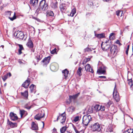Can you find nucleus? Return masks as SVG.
Returning a JSON list of instances; mask_svg holds the SVG:
<instances>
[{
  "label": "nucleus",
  "instance_id": "obj_50",
  "mask_svg": "<svg viewBox=\"0 0 133 133\" xmlns=\"http://www.w3.org/2000/svg\"><path fill=\"white\" fill-rule=\"evenodd\" d=\"M112 129L110 128V127H108L107 130V131L108 132H111L112 131Z\"/></svg>",
  "mask_w": 133,
  "mask_h": 133
},
{
  "label": "nucleus",
  "instance_id": "obj_30",
  "mask_svg": "<svg viewBox=\"0 0 133 133\" xmlns=\"http://www.w3.org/2000/svg\"><path fill=\"white\" fill-rule=\"evenodd\" d=\"M21 95L23 96L24 97L27 98L28 96V92L27 91H25L24 92H21Z\"/></svg>",
  "mask_w": 133,
  "mask_h": 133
},
{
  "label": "nucleus",
  "instance_id": "obj_58",
  "mask_svg": "<svg viewBox=\"0 0 133 133\" xmlns=\"http://www.w3.org/2000/svg\"><path fill=\"white\" fill-rule=\"evenodd\" d=\"M25 108H26L28 109H29L31 108V107H27L26 106L25 107Z\"/></svg>",
  "mask_w": 133,
  "mask_h": 133
},
{
  "label": "nucleus",
  "instance_id": "obj_40",
  "mask_svg": "<svg viewBox=\"0 0 133 133\" xmlns=\"http://www.w3.org/2000/svg\"><path fill=\"white\" fill-rule=\"evenodd\" d=\"M85 52H91L92 51L91 49L88 48H87L84 49Z\"/></svg>",
  "mask_w": 133,
  "mask_h": 133
},
{
  "label": "nucleus",
  "instance_id": "obj_33",
  "mask_svg": "<svg viewBox=\"0 0 133 133\" xmlns=\"http://www.w3.org/2000/svg\"><path fill=\"white\" fill-rule=\"evenodd\" d=\"M133 132V129H128L124 132V133H132Z\"/></svg>",
  "mask_w": 133,
  "mask_h": 133
},
{
  "label": "nucleus",
  "instance_id": "obj_16",
  "mask_svg": "<svg viewBox=\"0 0 133 133\" xmlns=\"http://www.w3.org/2000/svg\"><path fill=\"white\" fill-rule=\"evenodd\" d=\"M30 83V81L28 79L26 80L22 84L23 87L25 88H28Z\"/></svg>",
  "mask_w": 133,
  "mask_h": 133
},
{
  "label": "nucleus",
  "instance_id": "obj_6",
  "mask_svg": "<svg viewBox=\"0 0 133 133\" xmlns=\"http://www.w3.org/2000/svg\"><path fill=\"white\" fill-rule=\"evenodd\" d=\"M91 129L93 131H99L101 129L99 124L97 123H95L91 126Z\"/></svg>",
  "mask_w": 133,
  "mask_h": 133
},
{
  "label": "nucleus",
  "instance_id": "obj_13",
  "mask_svg": "<svg viewBox=\"0 0 133 133\" xmlns=\"http://www.w3.org/2000/svg\"><path fill=\"white\" fill-rule=\"evenodd\" d=\"M85 70L87 71H89L91 73H93L94 72L92 69L91 68L90 65L89 64H88L85 66Z\"/></svg>",
  "mask_w": 133,
  "mask_h": 133
},
{
  "label": "nucleus",
  "instance_id": "obj_37",
  "mask_svg": "<svg viewBox=\"0 0 133 133\" xmlns=\"http://www.w3.org/2000/svg\"><path fill=\"white\" fill-rule=\"evenodd\" d=\"M88 113L89 114L92 113L93 112L92 108L91 107H90L88 110Z\"/></svg>",
  "mask_w": 133,
  "mask_h": 133
},
{
  "label": "nucleus",
  "instance_id": "obj_56",
  "mask_svg": "<svg viewBox=\"0 0 133 133\" xmlns=\"http://www.w3.org/2000/svg\"><path fill=\"white\" fill-rule=\"evenodd\" d=\"M99 77L100 78H103L104 79L106 78V76H99Z\"/></svg>",
  "mask_w": 133,
  "mask_h": 133
},
{
  "label": "nucleus",
  "instance_id": "obj_12",
  "mask_svg": "<svg viewBox=\"0 0 133 133\" xmlns=\"http://www.w3.org/2000/svg\"><path fill=\"white\" fill-rule=\"evenodd\" d=\"M10 116L11 119L13 121H15L18 118L16 115L13 112H11L10 114Z\"/></svg>",
  "mask_w": 133,
  "mask_h": 133
},
{
  "label": "nucleus",
  "instance_id": "obj_7",
  "mask_svg": "<svg viewBox=\"0 0 133 133\" xmlns=\"http://www.w3.org/2000/svg\"><path fill=\"white\" fill-rule=\"evenodd\" d=\"M14 35L16 38L20 39H23L24 37L23 33L21 31H17L15 32Z\"/></svg>",
  "mask_w": 133,
  "mask_h": 133
},
{
  "label": "nucleus",
  "instance_id": "obj_38",
  "mask_svg": "<svg viewBox=\"0 0 133 133\" xmlns=\"http://www.w3.org/2000/svg\"><path fill=\"white\" fill-rule=\"evenodd\" d=\"M42 58V56L38 55L37 56V62H38L39 60L41 59Z\"/></svg>",
  "mask_w": 133,
  "mask_h": 133
},
{
  "label": "nucleus",
  "instance_id": "obj_42",
  "mask_svg": "<svg viewBox=\"0 0 133 133\" xmlns=\"http://www.w3.org/2000/svg\"><path fill=\"white\" fill-rule=\"evenodd\" d=\"M2 79L4 81H5L8 78L7 75H5L3 76L2 77Z\"/></svg>",
  "mask_w": 133,
  "mask_h": 133
},
{
  "label": "nucleus",
  "instance_id": "obj_61",
  "mask_svg": "<svg viewBox=\"0 0 133 133\" xmlns=\"http://www.w3.org/2000/svg\"><path fill=\"white\" fill-rule=\"evenodd\" d=\"M36 19L38 21H39V19H38L37 18H36Z\"/></svg>",
  "mask_w": 133,
  "mask_h": 133
},
{
  "label": "nucleus",
  "instance_id": "obj_54",
  "mask_svg": "<svg viewBox=\"0 0 133 133\" xmlns=\"http://www.w3.org/2000/svg\"><path fill=\"white\" fill-rule=\"evenodd\" d=\"M4 47V46L3 45H1L0 47V50H3Z\"/></svg>",
  "mask_w": 133,
  "mask_h": 133
},
{
  "label": "nucleus",
  "instance_id": "obj_29",
  "mask_svg": "<svg viewBox=\"0 0 133 133\" xmlns=\"http://www.w3.org/2000/svg\"><path fill=\"white\" fill-rule=\"evenodd\" d=\"M112 103V102L109 101L107 103L105 104V108L108 109L110 107V106Z\"/></svg>",
  "mask_w": 133,
  "mask_h": 133
},
{
  "label": "nucleus",
  "instance_id": "obj_62",
  "mask_svg": "<svg viewBox=\"0 0 133 133\" xmlns=\"http://www.w3.org/2000/svg\"><path fill=\"white\" fill-rule=\"evenodd\" d=\"M42 122L43 123V127H44V123L43 122Z\"/></svg>",
  "mask_w": 133,
  "mask_h": 133
},
{
  "label": "nucleus",
  "instance_id": "obj_1",
  "mask_svg": "<svg viewBox=\"0 0 133 133\" xmlns=\"http://www.w3.org/2000/svg\"><path fill=\"white\" fill-rule=\"evenodd\" d=\"M92 119L91 116L90 115H84L83 118L82 123L84 125L87 126Z\"/></svg>",
  "mask_w": 133,
  "mask_h": 133
},
{
  "label": "nucleus",
  "instance_id": "obj_35",
  "mask_svg": "<svg viewBox=\"0 0 133 133\" xmlns=\"http://www.w3.org/2000/svg\"><path fill=\"white\" fill-rule=\"evenodd\" d=\"M114 33H111L109 36V38L110 39H114Z\"/></svg>",
  "mask_w": 133,
  "mask_h": 133
},
{
  "label": "nucleus",
  "instance_id": "obj_8",
  "mask_svg": "<svg viewBox=\"0 0 133 133\" xmlns=\"http://www.w3.org/2000/svg\"><path fill=\"white\" fill-rule=\"evenodd\" d=\"M39 6L40 8L42 10H45L48 8V6L47 3H46L45 0H42L40 3Z\"/></svg>",
  "mask_w": 133,
  "mask_h": 133
},
{
  "label": "nucleus",
  "instance_id": "obj_60",
  "mask_svg": "<svg viewBox=\"0 0 133 133\" xmlns=\"http://www.w3.org/2000/svg\"><path fill=\"white\" fill-rule=\"evenodd\" d=\"M103 0L104 2H108L111 1V0Z\"/></svg>",
  "mask_w": 133,
  "mask_h": 133
},
{
  "label": "nucleus",
  "instance_id": "obj_25",
  "mask_svg": "<svg viewBox=\"0 0 133 133\" xmlns=\"http://www.w3.org/2000/svg\"><path fill=\"white\" fill-rule=\"evenodd\" d=\"M20 114L21 115V117H22L23 116H25L27 114V112L24 110H20Z\"/></svg>",
  "mask_w": 133,
  "mask_h": 133
},
{
  "label": "nucleus",
  "instance_id": "obj_10",
  "mask_svg": "<svg viewBox=\"0 0 133 133\" xmlns=\"http://www.w3.org/2000/svg\"><path fill=\"white\" fill-rule=\"evenodd\" d=\"M45 115V113L44 110L42 111L41 112L36 115L35 116V118L38 120H39L40 119L43 117Z\"/></svg>",
  "mask_w": 133,
  "mask_h": 133
},
{
  "label": "nucleus",
  "instance_id": "obj_14",
  "mask_svg": "<svg viewBox=\"0 0 133 133\" xmlns=\"http://www.w3.org/2000/svg\"><path fill=\"white\" fill-rule=\"evenodd\" d=\"M59 8L60 11L62 12H64L66 9V4L65 3H62L59 6Z\"/></svg>",
  "mask_w": 133,
  "mask_h": 133
},
{
  "label": "nucleus",
  "instance_id": "obj_26",
  "mask_svg": "<svg viewBox=\"0 0 133 133\" xmlns=\"http://www.w3.org/2000/svg\"><path fill=\"white\" fill-rule=\"evenodd\" d=\"M95 36L98 38H101L105 37V35L104 33L101 34H95Z\"/></svg>",
  "mask_w": 133,
  "mask_h": 133
},
{
  "label": "nucleus",
  "instance_id": "obj_5",
  "mask_svg": "<svg viewBox=\"0 0 133 133\" xmlns=\"http://www.w3.org/2000/svg\"><path fill=\"white\" fill-rule=\"evenodd\" d=\"M66 114L65 112L61 114H60L57 118V121L60 120L61 123L63 124L65 122L66 119Z\"/></svg>",
  "mask_w": 133,
  "mask_h": 133
},
{
  "label": "nucleus",
  "instance_id": "obj_2",
  "mask_svg": "<svg viewBox=\"0 0 133 133\" xmlns=\"http://www.w3.org/2000/svg\"><path fill=\"white\" fill-rule=\"evenodd\" d=\"M109 41V40H108L105 42H103L101 44V47L103 51H107L111 47L110 45L108 42Z\"/></svg>",
  "mask_w": 133,
  "mask_h": 133
},
{
  "label": "nucleus",
  "instance_id": "obj_57",
  "mask_svg": "<svg viewBox=\"0 0 133 133\" xmlns=\"http://www.w3.org/2000/svg\"><path fill=\"white\" fill-rule=\"evenodd\" d=\"M6 75H7V76H9V77H11V73L10 72L8 73H7V74H6Z\"/></svg>",
  "mask_w": 133,
  "mask_h": 133
},
{
  "label": "nucleus",
  "instance_id": "obj_55",
  "mask_svg": "<svg viewBox=\"0 0 133 133\" xmlns=\"http://www.w3.org/2000/svg\"><path fill=\"white\" fill-rule=\"evenodd\" d=\"M22 50H20V49L18 50L19 55H20L22 53Z\"/></svg>",
  "mask_w": 133,
  "mask_h": 133
},
{
  "label": "nucleus",
  "instance_id": "obj_63",
  "mask_svg": "<svg viewBox=\"0 0 133 133\" xmlns=\"http://www.w3.org/2000/svg\"><path fill=\"white\" fill-rule=\"evenodd\" d=\"M19 63H22V62L21 61H19Z\"/></svg>",
  "mask_w": 133,
  "mask_h": 133
},
{
  "label": "nucleus",
  "instance_id": "obj_31",
  "mask_svg": "<svg viewBox=\"0 0 133 133\" xmlns=\"http://www.w3.org/2000/svg\"><path fill=\"white\" fill-rule=\"evenodd\" d=\"M100 105H96L94 107V108L96 111H98L100 110Z\"/></svg>",
  "mask_w": 133,
  "mask_h": 133
},
{
  "label": "nucleus",
  "instance_id": "obj_23",
  "mask_svg": "<svg viewBox=\"0 0 133 133\" xmlns=\"http://www.w3.org/2000/svg\"><path fill=\"white\" fill-rule=\"evenodd\" d=\"M58 3L56 1L55 2H53L51 3L50 5L51 7L53 9H56L57 8Z\"/></svg>",
  "mask_w": 133,
  "mask_h": 133
},
{
  "label": "nucleus",
  "instance_id": "obj_27",
  "mask_svg": "<svg viewBox=\"0 0 133 133\" xmlns=\"http://www.w3.org/2000/svg\"><path fill=\"white\" fill-rule=\"evenodd\" d=\"M29 88L31 92H35V91L36 89V86L32 84L30 86Z\"/></svg>",
  "mask_w": 133,
  "mask_h": 133
},
{
  "label": "nucleus",
  "instance_id": "obj_64",
  "mask_svg": "<svg viewBox=\"0 0 133 133\" xmlns=\"http://www.w3.org/2000/svg\"><path fill=\"white\" fill-rule=\"evenodd\" d=\"M132 53H133L132 54V55H133V45H132Z\"/></svg>",
  "mask_w": 133,
  "mask_h": 133
},
{
  "label": "nucleus",
  "instance_id": "obj_18",
  "mask_svg": "<svg viewBox=\"0 0 133 133\" xmlns=\"http://www.w3.org/2000/svg\"><path fill=\"white\" fill-rule=\"evenodd\" d=\"M79 93H78L77 94H76L75 95H73L72 96H69V100H70V102L71 101V100L72 99H74L76 98H77V97L79 96Z\"/></svg>",
  "mask_w": 133,
  "mask_h": 133
},
{
  "label": "nucleus",
  "instance_id": "obj_41",
  "mask_svg": "<svg viewBox=\"0 0 133 133\" xmlns=\"http://www.w3.org/2000/svg\"><path fill=\"white\" fill-rule=\"evenodd\" d=\"M82 70V68L81 67H79L78 68L77 71V73L78 75H80Z\"/></svg>",
  "mask_w": 133,
  "mask_h": 133
},
{
  "label": "nucleus",
  "instance_id": "obj_28",
  "mask_svg": "<svg viewBox=\"0 0 133 133\" xmlns=\"http://www.w3.org/2000/svg\"><path fill=\"white\" fill-rule=\"evenodd\" d=\"M128 84L130 86L131 89L133 90V84L132 83V81L131 79H128Z\"/></svg>",
  "mask_w": 133,
  "mask_h": 133
},
{
  "label": "nucleus",
  "instance_id": "obj_24",
  "mask_svg": "<svg viewBox=\"0 0 133 133\" xmlns=\"http://www.w3.org/2000/svg\"><path fill=\"white\" fill-rule=\"evenodd\" d=\"M38 1V0H30V3L34 6H36L37 5Z\"/></svg>",
  "mask_w": 133,
  "mask_h": 133
},
{
  "label": "nucleus",
  "instance_id": "obj_22",
  "mask_svg": "<svg viewBox=\"0 0 133 133\" xmlns=\"http://www.w3.org/2000/svg\"><path fill=\"white\" fill-rule=\"evenodd\" d=\"M26 45L30 48H32L33 47V44L30 39H28V42L27 43Z\"/></svg>",
  "mask_w": 133,
  "mask_h": 133
},
{
  "label": "nucleus",
  "instance_id": "obj_34",
  "mask_svg": "<svg viewBox=\"0 0 133 133\" xmlns=\"http://www.w3.org/2000/svg\"><path fill=\"white\" fill-rule=\"evenodd\" d=\"M76 12V10L75 9H73L72 10L71 13L70 14V15L72 17H73L75 14Z\"/></svg>",
  "mask_w": 133,
  "mask_h": 133
},
{
  "label": "nucleus",
  "instance_id": "obj_53",
  "mask_svg": "<svg viewBox=\"0 0 133 133\" xmlns=\"http://www.w3.org/2000/svg\"><path fill=\"white\" fill-rule=\"evenodd\" d=\"M74 129L76 133H79V131H78L75 127H74Z\"/></svg>",
  "mask_w": 133,
  "mask_h": 133
},
{
  "label": "nucleus",
  "instance_id": "obj_20",
  "mask_svg": "<svg viewBox=\"0 0 133 133\" xmlns=\"http://www.w3.org/2000/svg\"><path fill=\"white\" fill-rule=\"evenodd\" d=\"M62 73H63V76L64 77V78L66 79L68 76L69 71H68L67 69H65L64 70L62 71Z\"/></svg>",
  "mask_w": 133,
  "mask_h": 133
},
{
  "label": "nucleus",
  "instance_id": "obj_3",
  "mask_svg": "<svg viewBox=\"0 0 133 133\" xmlns=\"http://www.w3.org/2000/svg\"><path fill=\"white\" fill-rule=\"evenodd\" d=\"M113 97L114 99L117 102H118L120 100V98L118 93L117 90L116 85L115 84V87L114 89V91L113 93Z\"/></svg>",
  "mask_w": 133,
  "mask_h": 133
},
{
  "label": "nucleus",
  "instance_id": "obj_51",
  "mask_svg": "<svg viewBox=\"0 0 133 133\" xmlns=\"http://www.w3.org/2000/svg\"><path fill=\"white\" fill-rule=\"evenodd\" d=\"M30 28L31 30L33 32V33H34L35 32V28L32 26H31L30 27Z\"/></svg>",
  "mask_w": 133,
  "mask_h": 133
},
{
  "label": "nucleus",
  "instance_id": "obj_48",
  "mask_svg": "<svg viewBox=\"0 0 133 133\" xmlns=\"http://www.w3.org/2000/svg\"><path fill=\"white\" fill-rule=\"evenodd\" d=\"M18 45L19 47V49L23 50L24 49V48L22 45L18 44Z\"/></svg>",
  "mask_w": 133,
  "mask_h": 133
},
{
  "label": "nucleus",
  "instance_id": "obj_17",
  "mask_svg": "<svg viewBox=\"0 0 133 133\" xmlns=\"http://www.w3.org/2000/svg\"><path fill=\"white\" fill-rule=\"evenodd\" d=\"M7 124L9 125L12 128L16 127L17 126V124L16 123H13L10 121L8 119V121Z\"/></svg>",
  "mask_w": 133,
  "mask_h": 133
},
{
  "label": "nucleus",
  "instance_id": "obj_52",
  "mask_svg": "<svg viewBox=\"0 0 133 133\" xmlns=\"http://www.w3.org/2000/svg\"><path fill=\"white\" fill-rule=\"evenodd\" d=\"M116 43L117 44H119L120 45H121V44L120 43L119 41L118 40H117L116 42Z\"/></svg>",
  "mask_w": 133,
  "mask_h": 133
},
{
  "label": "nucleus",
  "instance_id": "obj_19",
  "mask_svg": "<svg viewBox=\"0 0 133 133\" xmlns=\"http://www.w3.org/2000/svg\"><path fill=\"white\" fill-rule=\"evenodd\" d=\"M50 57H47L45 58L43 60L42 62H43L44 65H47L48 64L50 61Z\"/></svg>",
  "mask_w": 133,
  "mask_h": 133
},
{
  "label": "nucleus",
  "instance_id": "obj_36",
  "mask_svg": "<svg viewBox=\"0 0 133 133\" xmlns=\"http://www.w3.org/2000/svg\"><path fill=\"white\" fill-rule=\"evenodd\" d=\"M122 11H119L116 12V14L118 16H122Z\"/></svg>",
  "mask_w": 133,
  "mask_h": 133
},
{
  "label": "nucleus",
  "instance_id": "obj_39",
  "mask_svg": "<svg viewBox=\"0 0 133 133\" xmlns=\"http://www.w3.org/2000/svg\"><path fill=\"white\" fill-rule=\"evenodd\" d=\"M48 14L50 16H53L54 15V14L52 11H50L48 12Z\"/></svg>",
  "mask_w": 133,
  "mask_h": 133
},
{
  "label": "nucleus",
  "instance_id": "obj_21",
  "mask_svg": "<svg viewBox=\"0 0 133 133\" xmlns=\"http://www.w3.org/2000/svg\"><path fill=\"white\" fill-rule=\"evenodd\" d=\"M31 129L34 130H38V128L37 124L34 122H33L31 124Z\"/></svg>",
  "mask_w": 133,
  "mask_h": 133
},
{
  "label": "nucleus",
  "instance_id": "obj_11",
  "mask_svg": "<svg viewBox=\"0 0 133 133\" xmlns=\"http://www.w3.org/2000/svg\"><path fill=\"white\" fill-rule=\"evenodd\" d=\"M50 68L52 71H56L58 69V65L56 63H53L51 64Z\"/></svg>",
  "mask_w": 133,
  "mask_h": 133
},
{
  "label": "nucleus",
  "instance_id": "obj_4",
  "mask_svg": "<svg viewBox=\"0 0 133 133\" xmlns=\"http://www.w3.org/2000/svg\"><path fill=\"white\" fill-rule=\"evenodd\" d=\"M118 49L117 46L115 45H112L110 49V53L113 56H116L118 51Z\"/></svg>",
  "mask_w": 133,
  "mask_h": 133
},
{
  "label": "nucleus",
  "instance_id": "obj_49",
  "mask_svg": "<svg viewBox=\"0 0 133 133\" xmlns=\"http://www.w3.org/2000/svg\"><path fill=\"white\" fill-rule=\"evenodd\" d=\"M87 62H88L87 60H86L85 58L83 60L82 62V64L84 65L86 64Z\"/></svg>",
  "mask_w": 133,
  "mask_h": 133
},
{
  "label": "nucleus",
  "instance_id": "obj_47",
  "mask_svg": "<svg viewBox=\"0 0 133 133\" xmlns=\"http://www.w3.org/2000/svg\"><path fill=\"white\" fill-rule=\"evenodd\" d=\"M42 10L40 8H38L36 10V11L38 13H41L42 11Z\"/></svg>",
  "mask_w": 133,
  "mask_h": 133
},
{
  "label": "nucleus",
  "instance_id": "obj_45",
  "mask_svg": "<svg viewBox=\"0 0 133 133\" xmlns=\"http://www.w3.org/2000/svg\"><path fill=\"white\" fill-rule=\"evenodd\" d=\"M129 48V45H128L127 46V48L126 49L125 53L127 55H128V52Z\"/></svg>",
  "mask_w": 133,
  "mask_h": 133
},
{
  "label": "nucleus",
  "instance_id": "obj_9",
  "mask_svg": "<svg viewBox=\"0 0 133 133\" xmlns=\"http://www.w3.org/2000/svg\"><path fill=\"white\" fill-rule=\"evenodd\" d=\"M106 67L102 65L98 68L97 71V73L99 75L105 74L106 73Z\"/></svg>",
  "mask_w": 133,
  "mask_h": 133
},
{
  "label": "nucleus",
  "instance_id": "obj_43",
  "mask_svg": "<svg viewBox=\"0 0 133 133\" xmlns=\"http://www.w3.org/2000/svg\"><path fill=\"white\" fill-rule=\"evenodd\" d=\"M79 116H77L75 118L74 121L75 122H77L79 120Z\"/></svg>",
  "mask_w": 133,
  "mask_h": 133
},
{
  "label": "nucleus",
  "instance_id": "obj_59",
  "mask_svg": "<svg viewBox=\"0 0 133 133\" xmlns=\"http://www.w3.org/2000/svg\"><path fill=\"white\" fill-rule=\"evenodd\" d=\"M85 59L86 60H87L88 62L90 61V58H87Z\"/></svg>",
  "mask_w": 133,
  "mask_h": 133
},
{
  "label": "nucleus",
  "instance_id": "obj_44",
  "mask_svg": "<svg viewBox=\"0 0 133 133\" xmlns=\"http://www.w3.org/2000/svg\"><path fill=\"white\" fill-rule=\"evenodd\" d=\"M100 110L102 111L104 110L105 108H106L105 107L103 106L100 105Z\"/></svg>",
  "mask_w": 133,
  "mask_h": 133
},
{
  "label": "nucleus",
  "instance_id": "obj_32",
  "mask_svg": "<svg viewBox=\"0 0 133 133\" xmlns=\"http://www.w3.org/2000/svg\"><path fill=\"white\" fill-rule=\"evenodd\" d=\"M67 129V127L66 126H64L62 127L60 129V131L61 133H64L66 131Z\"/></svg>",
  "mask_w": 133,
  "mask_h": 133
},
{
  "label": "nucleus",
  "instance_id": "obj_15",
  "mask_svg": "<svg viewBox=\"0 0 133 133\" xmlns=\"http://www.w3.org/2000/svg\"><path fill=\"white\" fill-rule=\"evenodd\" d=\"M11 13V11H8L6 12V14L9 17V18L11 21H13L16 18V16H15L16 13L15 12L14 13V16L13 17H10L9 16H10Z\"/></svg>",
  "mask_w": 133,
  "mask_h": 133
},
{
  "label": "nucleus",
  "instance_id": "obj_46",
  "mask_svg": "<svg viewBox=\"0 0 133 133\" xmlns=\"http://www.w3.org/2000/svg\"><path fill=\"white\" fill-rule=\"evenodd\" d=\"M56 49L55 48L54 49L52 50L51 52V53L52 54H54L56 52Z\"/></svg>",
  "mask_w": 133,
  "mask_h": 133
}]
</instances>
